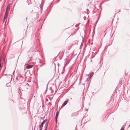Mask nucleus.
Here are the masks:
<instances>
[{
  "label": "nucleus",
  "mask_w": 130,
  "mask_h": 130,
  "mask_svg": "<svg viewBox=\"0 0 130 130\" xmlns=\"http://www.w3.org/2000/svg\"><path fill=\"white\" fill-rule=\"evenodd\" d=\"M33 65H29L28 66H27L26 67V68L27 69L31 68L33 67Z\"/></svg>",
  "instance_id": "f03ea898"
},
{
  "label": "nucleus",
  "mask_w": 130,
  "mask_h": 130,
  "mask_svg": "<svg viewBox=\"0 0 130 130\" xmlns=\"http://www.w3.org/2000/svg\"><path fill=\"white\" fill-rule=\"evenodd\" d=\"M58 112H57L56 113V116H55V119H56V120H57V117H58Z\"/></svg>",
  "instance_id": "0eeeda50"
},
{
  "label": "nucleus",
  "mask_w": 130,
  "mask_h": 130,
  "mask_svg": "<svg viewBox=\"0 0 130 130\" xmlns=\"http://www.w3.org/2000/svg\"><path fill=\"white\" fill-rule=\"evenodd\" d=\"M31 60L30 59V60H29V61H30Z\"/></svg>",
  "instance_id": "f8f14e48"
},
{
  "label": "nucleus",
  "mask_w": 130,
  "mask_h": 130,
  "mask_svg": "<svg viewBox=\"0 0 130 130\" xmlns=\"http://www.w3.org/2000/svg\"><path fill=\"white\" fill-rule=\"evenodd\" d=\"M44 130H47L46 128Z\"/></svg>",
  "instance_id": "9b49d317"
},
{
  "label": "nucleus",
  "mask_w": 130,
  "mask_h": 130,
  "mask_svg": "<svg viewBox=\"0 0 130 130\" xmlns=\"http://www.w3.org/2000/svg\"><path fill=\"white\" fill-rule=\"evenodd\" d=\"M9 10H6V12H5V14H8V11H9Z\"/></svg>",
  "instance_id": "1a4fd4ad"
},
{
  "label": "nucleus",
  "mask_w": 130,
  "mask_h": 130,
  "mask_svg": "<svg viewBox=\"0 0 130 130\" xmlns=\"http://www.w3.org/2000/svg\"><path fill=\"white\" fill-rule=\"evenodd\" d=\"M6 86H9L10 87V90H11V88L10 86V84L9 83L7 84H6Z\"/></svg>",
  "instance_id": "39448f33"
},
{
  "label": "nucleus",
  "mask_w": 130,
  "mask_h": 130,
  "mask_svg": "<svg viewBox=\"0 0 130 130\" xmlns=\"http://www.w3.org/2000/svg\"><path fill=\"white\" fill-rule=\"evenodd\" d=\"M124 128L123 127L120 130H124Z\"/></svg>",
  "instance_id": "9d476101"
},
{
  "label": "nucleus",
  "mask_w": 130,
  "mask_h": 130,
  "mask_svg": "<svg viewBox=\"0 0 130 130\" xmlns=\"http://www.w3.org/2000/svg\"><path fill=\"white\" fill-rule=\"evenodd\" d=\"M10 5L9 4H8L7 6L6 9L9 10L10 9Z\"/></svg>",
  "instance_id": "20e7f679"
},
{
  "label": "nucleus",
  "mask_w": 130,
  "mask_h": 130,
  "mask_svg": "<svg viewBox=\"0 0 130 130\" xmlns=\"http://www.w3.org/2000/svg\"><path fill=\"white\" fill-rule=\"evenodd\" d=\"M7 14H5V15H4V20H5L6 19L7 17Z\"/></svg>",
  "instance_id": "423d86ee"
},
{
  "label": "nucleus",
  "mask_w": 130,
  "mask_h": 130,
  "mask_svg": "<svg viewBox=\"0 0 130 130\" xmlns=\"http://www.w3.org/2000/svg\"><path fill=\"white\" fill-rule=\"evenodd\" d=\"M68 101V100L66 101H65L64 103L62 104V106H64L66 105L67 104Z\"/></svg>",
  "instance_id": "7ed1b4c3"
},
{
  "label": "nucleus",
  "mask_w": 130,
  "mask_h": 130,
  "mask_svg": "<svg viewBox=\"0 0 130 130\" xmlns=\"http://www.w3.org/2000/svg\"><path fill=\"white\" fill-rule=\"evenodd\" d=\"M93 75V74L92 73H91L90 74L89 78H91Z\"/></svg>",
  "instance_id": "6e6552de"
},
{
  "label": "nucleus",
  "mask_w": 130,
  "mask_h": 130,
  "mask_svg": "<svg viewBox=\"0 0 130 130\" xmlns=\"http://www.w3.org/2000/svg\"><path fill=\"white\" fill-rule=\"evenodd\" d=\"M47 120L46 119L45 120L43 121L41 124L40 125V130H41L42 129V128L43 127V124L45 123L46 122Z\"/></svg>",
  "instance_id": "f257e3e1"
}]
</instances>
